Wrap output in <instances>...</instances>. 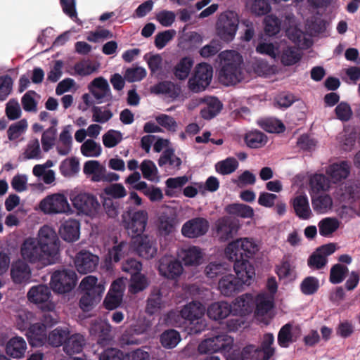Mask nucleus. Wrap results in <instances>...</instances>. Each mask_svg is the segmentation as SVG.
<instances>
[{
    "label": "nucleus",
    "instance_id": "f257e3e1",
    "mask_svg": "<svg viewBox=\"0 0 360 360\" xmlns=\"http://www.w3.org/2000/svg\"><path fill=\"white\" fill-rule=\"evenodd\" d=\"M258 250L253 240L248 238L237 239L228 245L225 254L229 260L234 262L236 276L227 274L220 278L218 286L222 295L232 296L241 291L243 285H250L255 269L248 259L253 257Z\"/></svg>",
    "mask_w": 360,
    "mask_h": 360
},
{
    "label": "nucleus",
    "instance_id": "f03ea898",
    "mask_svg": "<svg viewBox=\"0 0 360 360\" xmlns=\"http://www.w3.org/2000/svg\"><path fill=\"white\" fill-rule=\"evenodd\" d=\"M224 63L219 72V81L225 86L235 85L243 79L242 57L235 51L221 52L219 55Z\"/></svg>",
    "mask_w": 360,
    "mask_h": 360
},
{
    "label": "nucleus",
    "instance_id": "7ed1b4c3",
    "mask_svg": "<svg viewBox=\"0 0 360 360\" xmlns=\"http://www.w3.org/2000/svg\"><path fill=\"white\" fill-rule=\"evenodd\" d=\"M20 255L25 261L31 264L39 262L47 266L55 262L35 238L29 237L23 241L20 247Z\"/></svg>",
    "mask_w": 360,
    "mask_h": 360
},
{
    "label": "nucleus",
    "instance_id": "20e7f679",
    "mask_svg": "<svg viewBox=\"0 0 360 360\" xmlns=\"http://www.w3.org/2000/svg\"><path fill=\"white\" fill-rule=\"evenodd\" d=\"M233 338L226 333H220L202 340L198 345L200 354H212L216 352L228 353L233 347Z\"/></svg>",
    "mask_w": 360,
    "mask_h": 360
},
{
    "label": "nucleus",
    "instance_id": "39448f33",
    "mask_svg": "<svg viewBox=\"0 0 360 360\" xmlns=\"http://www.w3.org/2000/svg\"><path fill=\"white\" fill-rule=\"evenodd\" d=\"M77 276L73 269H63L55 271L51 277L50 285L53 292L65 294L76 285Z\"/></svg>",
    "mask_w": 360,
    "mask_h": 360
},
{
    "label": "nucleus",
    "instance_id": "423d86ee",
    "mask_svg": "<svg viewBox=\"0 0 360 360\" xmlns=\"http://www.w3.org/2000/svg\"><path fill=\"white\" fill-rule=\"evenodd\" d=\"M238 23V17L235 12L228 11L221 14L216 25L217 35L225 42L231 41L236 36Z\"/></svg>",
    "mask_w": 360,
    "mask_h": 360
},
{
    "label": "nucleus",
    "instance_id": "0eeeda50",
    "mask_svg": "<svg viewBox=\"0 0 360 360\" xmlns=\"http://www.w3.org/2000/svg\"><path fill=\"white\" fill-rule=\"evenodd\" d=\"M122 222L128 233L131 235L132 240L136 237L142 236L147 225L148 215L146 210H138L131 212L129 210L122 215Z\"/></svg>",
    "mask_w": 360,
    "mask_h": 360
},
{
    "label": "nucleus",
    "instance_id": "6e6552de",
    "mask_svg": "<svg viewBox=\"0 0 360 360\" xmlns=\"http://www.w3.org/2000/svg\"><path fill=\"white\" fill-rule=\"evenodd\" d=\"M213 75L212 65L206 63L198 64L188 82L189 89L195 93L201 92L210 84Z\"/></svg>",
    "mask_w": 360,
    "mask_h": 360
},
{
    "label": "nucleus",
    "instance_id": "1a4fd4ad",
    "mask_svg": "<svg viewBox=\"0 0 360 360\" xmlns=\"http://www.w3.org/2000/svg\"><path fill=\"white\" fill-rule=\"evenodd\" d=\"M19 319L22 320V323L18 321V328L20 330L27 329V338L32 347H41L46 344L47 333L44 324L42 323L30 324L27 321L22 320V316H19Z\"/></svg>",
    "mask_w": 360,
    "mask_h": 360
},
{
    "label": "nucleus",
    "instance_id": "9d476101",
    "mask_svg": "<svg viewBox=\"0 0 360 360\" xmlns=\"http://www.w3.org/2000/svg\"><path fill=\"white\" fill-rule=\"evenodd\" d=\"M44 248L48 255L56 261L60 248V241L56 231L51 227L44 225L39 231L36 238Z\"/></svg>",
    "mask_w": 360,
    "mask_h": 360
},
{
    "label": "nucleus",
    "instance_id": "9b49d317",
    "mask_svg": "<svg viewBox=\"0 0 360 360\" xmlns=\"http://www.w3.org/2000/svg\"><path fill=\"white\" fill-rule=\"evenodd\" d=\"M70 200L74 207L79 212L90 215L96 212L100 207L97 198L87 193H79L77 195L72 194Z\"/></svg>",
    "mask_w": 360,
    "mask_h": 360
},
{
    "label": "nucleus",
    "instance_id": "f8f14e48",
    "mask_svg": "<svg viewBox=\"0 0 360 360\" xmlns=\"http://www.w3.org/2000/svg\"><path fill=\"white\" fill-rule=\"evenodd\" d=\"M335 250V245L331 243L317 248L308 257V266L312 270L323 269L328 263V256L334 253Z\"/></svg>",
    "mask_w": 360,
    "mask_h": 360
},
{
    "label": "nucleus",
    "instance_id": "ddd939ff",
    "mask_svg": "<svg viewBox=\"0 0 360 360\" xmlns=\"http://www.w3.org/2000/svg\"><path fill=\"white\" fill-rule=\"evenodd\" d=\"M51 289L46 285L32 287L27 292L28 300L35 304H41L43 311H52L54 304L50 302Z\"/></svg>",
    "mask_w": 360,
    "mask_h": 360
},
{
    "label": "nucleus",
    "instance_id": "4468645a",
    "mask_svg": "<svg viewBox=\"0 0 360 360\" xmlns=\"http://www.w3.org/2000/svg\"><path fill=\"white\" fill-rule=\"evenodd\" d=\"M210 227L208 221L202 217H195L186 221L181 227V234L188 238H196L207 233Z\"/></svg>",
    "mask_w": 360,
    "mask_h": 360
},
{
    "label": "nucleus",
    "instance_id": "2eb2a0df",
    "mask_svg": "<svg viewBox=\"0 0 360 360\" xmlns=\"http://www.w3.org/2000/svg\"><path fill=\"white\" fill-rule=\"evenodd\" d=\"M132 245L137 254L146 259L153 258L158 252L155 240L147 235L134 238Z\"/></svg>",
    "mask_w": 360,
    "mask_h": 360
},
{
    "label": "nucleus",
    "instance_id": "dca6fc26",
    "mask_svg": "<svg viewBox=\"0 0 360 360\" xmlns=\"http://www.w3.org/2000/svg\"><path fill=\"white\" fill-rule=\"evenodd\" d=\"M40 208L44 213H64L70 210V205L64 195L55 194L42 200Z\"/></svg>",
    "mask_w": 360,
    "mask_h": 360
},
{
    "label": "nucleus",
    "instance_id": "f3484780",
    "mask_svg": "<svg viewBox=\"0 0 360 360\" xmlns=\"http://www.w3.org/2000/svg\"><path fill=\"white\" fill-rule=\"evenodd\" d=\"M158 271L162 276L174 279L181 274L183 266L179 260L170 256H164L159 260Z\"/></svg>",
    "mask_w": 360,
    "mask_h": 360
},
{
    "label": "nucleus",
    "instance_id": "a211bd4d",
    "mask_svg": "<svg viewBox=\"0 0 360 360\" xmlns=\"http://www.w3.org/2000/svg\"><path fill=\"white\" fill-rule=\"evenodd\" d=\"M99 258L89 251L82 250L79 252L74 260L77 271L82 274H86L94 271L98 266Z\"/></svg>",
    "mask_w": 360,
    "mask_h": 360
},
{
    "label": "nucleus",
    "instance_id": "6ab92c4d",
    "mask_svg": "<svg viewBox=\"0 0 360 360\" xmlns=\"http://www.w3.org/2000/svg\"><path fill=\"white\" fill-rule=\"evenodd\" d=\"M11 277L15 284L29 283L31 278V269L26 261L18 259L11 267Z\"/></svg>",
    "mask_w": 360,
    "mask_h": 360
},
{
    "label": "nucleus",
    "instance_id": "aec40b11",
    "mask_svg": "<svg viewBox=\"0 0 360 360\" xmlns=\"http://www.w3.org/2000/svg\"><path fill=\"white\" fill-rule=\"evenodd\" d=\"M216 231L221 241H226L233 237L237 231V225L230 217H223L216 221Z\"/></svg>",
    "mask_w": 360,
    "mask_h": 360
},
{
    "label": "nucleus",
    "instance_id": "412c9836",
    "mask_svg": "<svg viewBox=\"0 0 360 360\" xmlns=\"http://www.w3.org/2000/svg\"><path fill=\"white\" fill-rule=\"evenodd\" d=\"M80 223L78 220L69 219L60 226L59 234L67 242H75L79 238Z\"/></svg>",
    "mask_w": 360,
    "mask_h": 360
},
{
    "label": "nucleus",
    "instance_id": "4be33fe9",
    "mask_svg": "<svg viewBox=\"0 0 360 360\" xmlns=\"http://www.w3.org/2000/svg\"><path fill=\"white\" fill-rule=\"evenodd\" d=\"M89 92L94 97L101 103V100L110 97L111 91L108 81L103 77L95 78L88 86Z\"/></svg>",
    "mask_w": 360,
    "mask_h": 360
},
{
    "label": "nucleus",
    "instance_id": "5701e85b",
    "mask_svg": "<svg viewBox=\"0 0 360 360\" xmlns=\"http://www.w3.org/2000/svg\"><path fill=\"white\" fill-rule=\"evenodd\" d=\"M205 311V307L200 302H191L185 305L179 311L181 318L193 324L195 320H200Z\"/></svg>",
    "mask_w": 360,
    "mask_h": 360
},
{
    "label": "nucleus",
    "instance_id": "b1692460",
    "mask_svg": "<svg viewBox=\"0 0 360 360\" xmlns=\"http://www.w3.org/2000/svg\"><path fill=\"white\" fill-rule=\"evenodd\" d=\"M327 174L334 184L345 179L350 174V165L347 161H341L330 165L327 169Z\"/></svg>",
    "mask_w": 360,
    "mask_h": 360
},
{
    "label": "nucleus",
    "instance_id": "393cba45",
    "mask_svg": "<svg viewBox=\"0 0 360 360\" xmlns=\"http://www.w3.org/2000/svg\"><path fill=\"white\" fill-rule=\"evenodd\" d=\"M295 215L300 219L307 220L312 216L309 200L305 195H299L291 200Z\"/></svg>",
    "mask_w": 360,
    "mask_h": 360
},
{
    "label": "nucleus",
    "instance_id": "a878e982",
    "mask_svg": "<svg viewBox=\"0 0 360 360\" xmlns=\"http://www.w3.org/2000/svg\"><path fill=\"white\" fill-rule=\"evenodd\" d=\"M27 343L23 338L15 336L11 338L6 345V354L14 359H21L25 356Z\"/></svg>",
    "mask_w": 360,
    "mask_h": 360
},
{
    "label": "nucleus",
    "instance_id": "bb28decb",
    "mask_svg": "<svg viewBox=\"0 0 360 360\" xmlns=\"http://www.w3.org/2000/svg\"><path fill=\"white\" fill-rule=\"evenodd\" d=\"M117 287H120V285L117 281H114L103 300V306L108 310L116 309L122 302V292L116 289Z\"/></svg>",
    "mask_w": 360,
    "mask_h": 360
},
{
    "label": "nucleus",
    "instance_id": "cd10ccee",
    "mask_svg": "<svg viewBox=\"0 0 360 360\" xmlns=\"http://www.w3.org/2000/svg\"><path fill=\"white\" fill-rule=\"evenodd\" d=\"M85 344L84 337L79 333H75L67 338L63 345V350L69 356L79 354L83 350Z\"/></svg>",
    "mask_w": 360,
    "mask_h": 360
},
{
    "label": "nucleus",
    "instance_id": "c85d7f7f",
    "mask_svg": "<svg viewBox=\"0 0 360 360\" xmlns=\"http://www.w3.org/2000/svg\"><path fill=\"white\" fill-rule=\"evenodd\" d=\"M205 106L201 109L200 115L205 120H211L216 117L221 110L223 105L216 97L205 98Z\"/></svg>",
    "mask_w": 360,
    "mask_h": 360
},
{
    "label": "nucleus",
    "instance_id": "c756f323",
    "mask_svg": "<svg viewBox=\"0 0 360 360\" xmlns=\"http://www.w3.org/2000/svg\"><path fill=\"white\" fill-rule=\"evenodd\" d=\"M177 219L175 216L162 212L158 218V230L160 236H167L174 231Z\"/></svg>",
    "mask_w": 360,
    "mask_h": 360
},
{
    "label": "nucleus",
    "instance_id": "7c9ffc66",
    "mask_svg": "<svg viewBox=\"0 0 360 360\" xmlns=\"http://www.w3.org/2000/svg\"><path fill=\"white\" fill-rule=\"evenodd\" d=\"M231 305L226 302H218L210 304L207 309V316L213 320L226 318L231 313Z\"/></svg>",
    "mask_w": 360,
    "mask_h": 360
},
{
    "label": "nucleus",
    "instance_id": "2f4dec72",
    "mask_svg": "<svg viewBox=\"0 0 360 360\" xmlns=\"http://www.w3.org/2000/svg\"><path fill=\"white\" fill-rule=\"evenodd\" d=\"M311 205L314 211L317 214H325L331 210L333 200L328 194L311 195Z\"/></svg>",
    "mask_w": 360,
    "mask_h": 360
},
{
    "label": "nucleus",
    "instance_id": "473e14b6",
    "mask_svg": "<svg viewBox=\"0 0 360 360\" xmlns=\"http://www.w3.org/2000/svg\"><path fill=\"white\" fill-rule=\"evenodd\" d=\"M274 300L268 295L262 293L255 297V314L257 316L266 315L274 307Z\"/></svg>",
    "mask_w": 360,
    "mask_h": 360
},
{
    "label": "nucleus",
    "instance_id": "72a5a7b5",
    "mask_svg": "<svg viewBox=\"0 0 360 360\" xmlns=\"http://www.w3.org/2000/svg\"><path fill=\"white\" fill-rule=\"evenodd\" d=\"M225 212L230 215L240 217L241 218H252L254 215V210L250 206L242 203H231L225 207Z\"/></svg>",
    "mask_w": 360,
    "mask_h": 360
},
{
    "label": "nucleus",
    "instance_id": "f704fd0d",
    "mask_svg": "<svg viewBox=\"0 0 360 360\" xmlns=\"http://www.w3.org/2000/svg\"><path fill=\"white\" fill-rule=\"evenodd\" d=\"M69 335L70 331L68 328L58 327L47 335L46 343L53 347H58L63 345H64Z\"/></svg>",
    "mask_w": 360,
    "mask_h": 360
},
{
    "label": "nucleus",
    "instance_id": "c9c22d12",
    "mask_svg": "<svg viewBox=\"0 0 360 360\" xmlns=\"http://www.w3.org/2000/svg\"><path fill=\"white\" fill-rule=\"evenodd\" d=\"M71 126H65L59 136V141L61 146H58L56 149L59 155H67L72 150V138L70 132Z\"/></svg>",
    "mask_w": 360,
    "mask_h": 360
},
{
    "label": "nucleus",
    "instance_id": "e433bc0d",
    "mask_svg": "<svg viewBox=\"0 0 360 360\" xmlns=\"http://www.w3.org/2000/svg\"><path fill=\"white\" fill-rule=\"evenodd\" d=\"M193 65V60L185 56L174 66L173 73L176 79L185 80L188 77Z\"/></svg>",
    "mask_w": 360,
    "mask_h": 360
},
{
    "label": "nucleus",
    "instance_id": "4c0bfd02",
    "mask_svg": "<svg viewBox=\"0 0 360 360\" xmlns=\"http://www.w3.org/2000/svg\"><path fill=\"white\" fill-rule=\"evenodd\" d=\"M255 297L251 294L246 293L238 297L234 301V306L240 313L245 315L251 313L255 308Z\"/></svg>",
    "mask_w": 360,
    "mask_h": 360
},
{
    "label": "nucleus",
    "instance_id": "58836bf2",
    "mask_svg": "<svg viewBox=\"0 0 360 360\" xmlns=\"http://www.w3.org/2000/svg\"><path fill=\"white\" fill-rule=\"evenodd\" d=\"M181 163V158L177 157L174 154V150L171 148L165 150L158 160V165L160 167L169 165L172 169H179Z\"/></svg>",
    "mask_w": 360,
    "mask_h": 360
},
{
    "label": "nucleus",
    "instance_id": "ea45409f",
    "mask_svg": "<svg viewBox=\"0 0 360 360\" xmlns=\"http://www.w3.org/2000/svg\"><path fill=\"white\" fill-rule=\"evenodd\" d=\"M28 124L27 120L22 119L11 124L6 131L8 139L10 141H17L27 130Z\"/></svg>",
    "mask_w": 360,
    "mask_h": 360
},
{
    "label": "nucleus",
    "instance_id": "a19ab883",
    "mask_svg": "<svg viewBox=\"0 0 360 360\" xmlns=\"http://www.w3.org/2000/svg\"><path fill=\"white\" fill-rule=\"evenodd\" d=\"M244 141L249 148H259L266 144L267 136L259 131H251L245 134Z\"/></svg>",
    "mask_w": 360,
    "mask_h": 360
},
{
    "label": "nucleus",
    "instance_id": "79ce46f5",
    "mask_svg": "<svg viewBox=\"0 0 360 360\" xmlns=\"http://www.w3.org/2000/svg\"><path fill=\"white\" fill-rule=\"evenodd\" d=\"M311 195L319 194L329 188V179L322 174H316L310 178Z\"/></svg>",
    "mask_w": 360,
    "mask_h": 360
},
{
    "label": "nucleus",
    "instance_id": "37998d69",
    "mask_svg": "<svg viewBox=\"0 0 360 360\" xmlns=\"http://www.w3.org/2000/svg\"><path fill=\"white\" fill-rule=\"evenodd\" d=\"M274 342L272 333H266L263 337L261 346L258 347L259 354H262L260 360H269L275 353V349L271 347Z\"/></svg>",
    "mask_w": 360,
    "mask_h": 360
},
{
    "label": "nucleus",
    "instance_id": "c03bdc74",
    "mask_svg": "<svg viewBox=\"0 0 360 360\" xmlns=\"http://www.w3.org/2000/svg\"><path fill=\"white\" fill-rule=\"evenodd\" d=\"M181 340V336L174 329L165 330L160 337L162 346L167 349L174 348Z\"/></svg>",
    "mask_w": 360,
    "mask_h": 360
},
{
    "label": "nucleus",
    "instance_id": "a18cd8bd",
    "mask_svg": "<svg viewBox=\"0 0 360 360\" xmlns=\"http://www.w3.org/2000/svg\"><path fill=\"white\" fill-rule=\"evenodd\" d=\"M79 288L84 292H89L93 294L96 292H99V294H103L105 290L104 286L98 284L97 278L94 276L84 277L79 284Z\"/></svg>",
    "mask_w": 360,
    "mask_h": 360
},
{
    "label": "nucleus",
    "instance_id": "49530a36",
    "mask_svg": "<svg viewBox=\"0 0 360 360\" xmlns=\"http://www.w3.org/2000/svg\"><path fill=\"white\" fill-rule=\"evenodd\" d=\"M319 234L323 237L329 236L340 226L339 221L335 218L327 217L321 219L319 224Z\"/></svg>",
    "mask_w": 360,
    "mask_h": 360
},
{
    "label": "nucleus",
    "instance_id": "de8ad7c7",
    "mask_svg": "<svg viewBox=\"0 0 360 360\" xmlns=\"http://www.w3.org/2000/svg\"><path fill=\"white\" fill-rule=\"evenodd\" d=\"M103 294L84 292L79 300V307L84 311H89L101 300Z\"/></svg>",
    "mask_w": 360,
    "mask_h": 360
},
{
    "label": "nucleus",
    "instance_id": "09e8293b",
    "mask_svg": "<svg viewBox=\"0 0 360 360\" xmlns=\"http://www.w3.org/2000/svg\"><path fill=\"white\" fill-rule=\"evenodd\" d=\"M302 56L295 47H287L283 49L281 55V62L285 66H290L301 60Z\"/></svg>",
    "mask_w": 360,
    "mask_h": 360
},
{
    "label": "nucleus",
    "instance_id": "8fccbe9b",
    "mask_svg": "<svg viewBox=\"0 0 360 360\" xmlns=\"http://www.w3.org/2000/svg\"><path fill=\"white\" fill-rule=\"evenodd\" d=\"M202 257L200 248L193 246L184 251L182 259L186 266H192L199 264Z\"/></svg>",
    "mask_w": 360,
    "mask_h": 360
},
{
    "label": "nucleus",
    "instance_id": "3c124183",
    "mask_svg": "<svg viewBox=\"0 0 360 360\" xmlns=\"http://www.w3.org/2000/svg\"><path fill=\"white\" fill-rule=\"evenodd\" d=\"M292 325L288 323L283 326L278 333V344L280 347H288L290 343L296 341L292 333Z\"/></svg>",
    "mask_w": 360,
    "mask_h": 360
},
{
    "label": "nucleus",
    "instance_id": "603ef678",
    "mask_svg": "<svg viewBox=\"0 0 360 360\" xmlns=\"http://www.w3.org/2000/svg\"><path fill=\"white\" fill-rule=\"evenodd\" d=\"M319 281L314 276L304 278L300 283V290L305 295H312L319 289Z\"/></svg>",
    "mask_w": 360,
    "mask_h": 360
},
{
    "label": "nucleus",
    "instance_id": "864d4df0",
    "mask_svg": "<svg viewBox=\"0 0 360 360\" xmlns=\"http://www.w3.org/2000/svg\"><path fill=\"white\" fill-rule=\"evenodd\" d=\"M348 268L341 264H334L330 271L329 281L333 284L342 283L348 273Z\"/></svg>",
    "mask_w": 360,
    "mask_h": 360
},
{
    "label": "nucleus",
    "instance_id": "5fc2aeb1",
    "mask_svg": "<svg viewBox=\"0 0 360 360\" xmlns=\"http://www.w3.org/2000/svg\"><path fill=\"white\" fill-rule=\"evenodd\" d=\"M129 249V243L126 241H121L118 245H115L109 250V257L113 262H118L122 258L128 254Z\"/></svg>",
    "mask_w": 360,
    "mask_h": 360
},
{
    "label": "nucleus",
    "instance_id": "6e6d98bb",
    "mask_svg": "<svg viewBox=\"0 0 360 360\" xmlns=\"http://www.w3.org/2000/svg\"><path fill=\"white\" fill-rule=\"evenodd\" d=\"M101 151L100 144L92 139H87L81 146V153L85 157H98Z\"/></svg>",
    "mask_w": 360,
    "mask_h": 360
},
{
    "label": "nucleus",
    "instance_id": "4d7b16f0",
    "mask_svg": "<svg viewBox=\"0 0 360 360\" xmlns=\"http://www.w3.org/2000/svg\"><path fill=\"white\" fill-rule=\"evenodd\" d=\"M248 5L251 13L257 16L267 14L271 6L266 0H249Z\"/></svg>",
    "mask_w": 360,
    "mask_h": 360
},
{
    "label": "nucleus",
    "instance_id": "13d9d810",
    "mask_svg": "<svg viewBox=\"0 0 360 360\" xmlns=\"http://www.w3.org/2000/svg\"><path fill=\"white\" fill-rule=\"evenodd\" d=\"M264 31L268 36L272 37L279 33L281 22L276 16L267 15L264 19Z\"/></svg>",
    "mask_w": 360,
    "mask_h": 360
},
{
    "label": "nucleus",
    "instance_id": "bf43d9fd",
    "mask_svg": "<svg viewBox=\"0 0 360 360\" xmlns=\"http://www.w3.org/2000/svg\"><path fill=\"white\" fill-rule=\"evenodd\" d=\"M337 119L342 122H348L353 116L352 110L349 103L345 101L339 103L335 110Z\"/></svg>",
    "mask_w": 360,
    "mask_h": 360
},
{
    "label": "nucleus",
    "instance_id": "052dcab7",
    "mask_svg": "<svg viewBox=\"0 0 360 360\" xmlns=\"http://www.w3.org/2000/svg\"><path fill=\"white\" fill-rule=\"evenodd\" d=\"M162 294L160 291L153 292L147 300L146 312L150 315L157 312L162 305Z\"/></svg>",
    "mask_w": 360,
    "mask_h": 360
},
{
    "label": "nucleus",
    "instance_id": "680f3d73",
    "mask_svg": "<svg viewBox=\"0 0 360 360\" xmlns=\"http://www.w3.org/2000/svg\"><path fill=\"white\" fill-rule=\"evenodd\" d=\"M139 333L136 330L129 328L125 330L120 338V343L122 347L128 345H137L141 344L140 339L137 337Z\"/></svg>",
    "mask_w": 360,
    "mask_h": 360
},
{
    "label": "nucleus",
    "instance_id": "e2e57ef3",
    "mask_svg": "<svg viewBox=\"0 0 360 360\" xmlns=\"http://www.w3.org/2000/svg\"><path fill=\"white\" fill-rule=\"evenodd\" d=\"M238 166V161L233 158H228L219 162L216 165V170L219 173L226 175L233 173Z\"/></svg>",
    "mask_w": 360,
    "mask_h": 360
},
{
    "label": "nucleus",
    "instance_id": "0e129e2a",
    "mask_svg": "<svg viewBox=\"0 0 360 360\" xmlns=\"http://www.w3.org/2000/svg\"><path fill=\"white\" fill-rule=\"evenodd\" d=\"M23 155L25 160L39 159L41 158L40 144L37 139L29 141L23 152Z\"/></svg>",
    "mask_w": 360,
    "mask_h": 360
},
{
    "label": "nucleus",
    "instance_id": "69168bd1",
    "mask_svg": "<svg viewBox=\"0 0 360 360\" xmlns=\"http://www.w3.org/2000/svg\"><path fill=\"white\" fill-rule=\"evenodd\" d=\"M56 136V129L51 127L44 131L41 136V145L44 151L48 152L53 148Z\"/></svg>",
    "mask_w": 360,
    "mask_h": 360
},
{
    "label": "nucleus",
    "instance_id": "338daca9",
    "mask_svg": "<svg viewBox=\"0 0 360 360\" xmlns=\"http://www.w3.org/2000/svg\"><path fill=\"white\" fill-rule=\"evenodd\" d=\"M262 128L269 133H280L285 131L284 124L278 120L266 119L261 122Z\"/></svg>",
    "mask_w": 360,
    "mask_h": 360
},
{
    "label": "nucleus",
    "instance_id": "774afa93",
    "mask_svg": "<svg viewBox=\"0 0 360 360\" xmlns=\"http://www.w3.org/2000/svg\"><path fill=\"white\" fill-rule=\"evenodd\" d=\"M122 139V133L119 131L110 129L103 136V143L106 148L116 146Z\"/></svg>",
    "mask_w": 360,
    "mask_h": 360
}]
</instances>
